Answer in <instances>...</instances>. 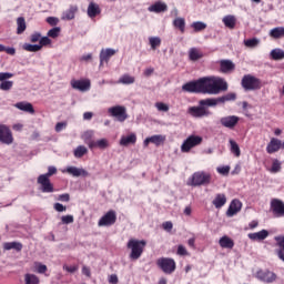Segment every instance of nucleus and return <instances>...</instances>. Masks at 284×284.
Returning a JSON list of instances; mask_svg holds the SVG:
<instances>
[{
	"mask_svg": "<svg viewBox=\"0 0 284 284\" xmlns=\"http://www.w3.org/2000/svg\"><path fill=\"white\" fill-rule=\"evenodd\" d=\"M136 143V134L131 133L126 136H122L120 140V145L128 148V145H134Z\"/></svg>",
	"mask_w": 284,
	"mask_h": 284,
	"instance_id": "nucleus-25",
	"label": "nucleus"
},
{
	"mask_svg": "<svg viewBox=\"0 0 284 284\" xmlns=\"http://www.w3.org/2000/svg\"><path fill=\"white\" fill-rule=\"evenodd\" d=\"M271 57L273 61H282V59H284V51L281 49H274L271 51Z\"/></svg>",
	"mask_w": 284,
	"mask_h": 284,
	"instance_id": "nucleus-39",
	"label": "nucleus"
},
{
	"mask_svg": "<svg viewBox=\"0 0 284 284\" xmlns=\"http://www.w3.org/2000/svg\"><path fill=\"white\" fill-rule=\"evenodd\" d=\"M57 174V166H49L48 172L42 174V176H47V179H50V176H54Z\"/></svg>",
	"mask_w": 284,
	"mask_h": 284,
	"instance_id": "nucleus-51",
	"label": "nucleus"
},
{
	"mask_svg": "<svg viewBox=\"0 0 284 284\" xmlns=\"http://www.w3.org/2000/svg\"><path fill=\"white\" fill-rule=\"evenodd\" d=\"M145 245H148V242H145V240H134V239H131L129 242H128V250H143L145 247Z\"/></svg>",
	"mask_w": 284,
	"mask_h": 284,
	"instance_id": "nucleus-20",
	"label": "nucleus"
},
{
	"mask_svg": "<svg viewBox=\"0 0 284 284\" xmlns=\"http://www.w3.org/2000/svg\"><path fill=\"white\" fill-rule=\"evenodd\" d=\"M222 23H224L225 28H229V30H234V28H236V17L232 14L225 16L222 19Z\"/></svg>",
	"mask_w": 284,
	"mask_h": 284,
	"instance_id": "nucleus-24",
	"label": "nucleus"
},
{
	"mask_svg": "<svg viewBox=\"0 0 284 284\" xmlns=\"http://www.w3.org/2000/svg\"><path fill=\"white\" fill-rule=\"evenodd\" d=\"M149 12L161 14V12H168V4L163 1H156L149 7Z\"/></svg>",
	"mask_w": 284,
	"mask_h": 284,
	"instance_id": "nucleus-17",
	"label": "nucleus"
},
{
	"mask_svg": "<svg viewBox=\"0 0 284 284\" xmlns=\"http://www.w3.org/2000/svg\"><path fill=\"white\" fill-rule=\"evenodd\" d=\"M88 14L91 19H94V17L101 14V8H99V4L91 2L88 7Z\"/></svg>",
	"mask_w": 284,
	"mask_h": 284,
	"instance_id": "nucleus-27",
	"label": "nucleus"
},
{
	"mask_svg": "<svg viewBox=\"0 0 284 284\" xmlns=\"http://www.w3.org/2000/svg\"><path fill=\"white\" fill-rule=\"evenodd\" d=\"M172 227H174V224H172V222H170V221H166V222L162 223V229L165 232H172Z\"/></svg>",
	"mask_w": 284,
	"mask_h": 284,
	"instance_id": "nucleus-55",
	"label": "nucleus"
},
{
	"mask_svg": "<svg viewBox=\"0 0 284 284\" xmlns=\"http://www.w3.org/2000/svg\"><path fill=\"white\" fill-rule=\"evenodd\" d=\"M53 209L55 212H65L67 207L61 203H54Z\"/></svg>",
	"mask_w": 284,
	"mask_h": 284,
	"instance_id": "nucleus-58",
	"label": "nucleus"
},
{
	"mask_svg": "<svg viewBox=\"0 0 284 284\" xmlns=\"http://www.w3.org/2000/svg\"><path fill=\"white\" fill-rule=\"evenodd\" d=\"M108 112L119 123H124L128 119V109L124 105L111 106L108 109Z\"/></svg>",
	"mask_w": 284,
	"mask_h": 284,
	"instance_id": "nucleus-6",
	"label": "nucleus"
},
{
	"mask_svg": "<svg viewBox=\"0 0 284 284\" xmlns=\"http://www.w3.org/2000/svg\"><path fill=\"white\" fill-rule=\"evenodd\" d=\"M0 143L4 145H12L14 143V136H12V131L10 126L6 124H0Z\"/></svg>",
	"mask_w": 284,
	"mask_h": 284,
	"instance_id": "nucleus-11",
	"label": "nucleus"
},
{
	"mask_svg": "<svg viewBox=\"0 0 284 284\" xmlns=\"http://www.w3.org/2000/svg\"><path fill=\"white\" fill-rule=\"evenodd\" d=\"M191 28L193 32H203V30L207 28V24L205 22L195 21L191 24Z\"/></svg>",
	"mask_w": 284,
	"mask_h": 284,
	"instance_id": "nucleus-34",
	"label": "nucleus"
},
{
	"mask_svg": "<svg viewBox=\"0 0 284 284\" xmlns=\"http://www.w3.org/2000/svg\"><path fill=\"white\" fill-rule=\"evenodd\" d=\"M14 74L10 72H0V83H3V81H8V79H12Z\"/></svg>",
	"mask_w": 284,
	"mask_h": 284,
	"instance_id": "nucleus-50",
	"label": "nucleus"
},
{
	"mask_svg": "<svg viewBox=\"0 0 284 284\" xmlns=\"http://www.w3.org/2000/svg\"><path fill=\"white\" fill-rule=\"evenodd\" d=\"M270 236V232L267 230H262L260 232H255V233H250L248 234V239L251 241H265V239H267Z\"/></svg>",
	"mask_w": 284,
	"mask_h": 284,
	"instance_id": "nucleus-21",
	"label": "nucleus"
},
{
	"mask_svg": "<svg viewBox=\"0 0 284 284\" xmlns=\"http://www.w3.org/2000/svg\"><path fill=\"white\" fill-rule=\"evenodd\" d=\"M141 254H143V250H132L130 257L133 261H136V258H139L141 256Z\"/></svg>",
	"mask_w": 284,
	"mask_h": 284,
	"instance_id": "nucleus-53",
	"label": "nucleus"
},
{
	"mask_svg": "<svg viewBox=\"0 0 284 284\" xmlns=\"http://www.w3.org/2000/svg\"><path fill=\"white\" fill-rule=\"evenodd\" d=\"M272 174H278L281 172V161L273 160L272 168L270 170Z\"/></svg>",
	"mask_w": 284,
	"mask_h": 284,
	"instance_id": "nucleus-45",
	"label": "nucleus"
},
{
	"mask_svg": "<svg viewBox=\"0 0 284 284\" xmlns=\"http://www.w3.org/2000/svg\"><path fill=\"white\" fill-rule=\"evenodd\" d=\"M189 59L191 61H199V59H203V53L201 51H199V49L192 48L189 51Z\"/></svg>",
	"mask_w": 284,
	"mask_h": 284,
	"instance_id": "nucleus-32",
	"label": "nucleus"
},
{
	"mask_svg": "<svg viewBox=\"0 0 284 284\" xmlns=\"http://www.w3.org/2000/svg\"><path fill=\"white\" fill-rule=\"evenodd\" d=\"M239 121H241V119L236 115H227L220 119L221 125H223V128H227L229 130H234V128L239 125Z\"/></svg>",
	"mask_w": 284,
	"mask_h": 284,
	"instance_id": "nucleus-13",
	"label": "nucleus"
},
{
	"mask_svg": "<svg viewBox=\"0 0 284 284\" xmlns=\"http://www.w3.org/2000/svg\"><path fill=\"white\" fill-rule=\"evenodd\" d=\"M23 244L19 242H9L4 244V250H22Z\"/></svg>",
	"mask_w": 284,
	"mask_h": 284,
	"instance_id": "nucleus-42",
	"label": "nucleus"
},
{
	"mask_svg": "<svg viewBox=\"0 0 284 284\" xmlns=\"http://www.w3.org/2000/svg\"><path fill=\"white\" fill-rule=\"evenodd\" d=\"M243 203L240 200H232L226 211V216L232 219V216H236V214L242 210Z\"/></svg>",
	"mask_w": 284,
	"mask_h": 284,
	"instance_id": "nucleus-14",
	"label": "nucleus"
},
{
	"mask_svg": "<svg viewBox=\"0 0 284 284\" xmlns=\"http://www.w3.org/2000/svg\"><path fill=\"white\" fill-rule=\"evenodd\" d=\"M149 43H150L152 50H156V48H161V38L151 37V38H149Z\"/></svg>",
	"mask_w": 284,
	"mask_h": 284,
	"instance_id": "nucleus-41",
	"label": "nucleus"
},
{
	"mask_svg": "<svg viewBox=\"0 0 284 284\" xmlns=\"http://www.w3.org/2000/svg\"><path fill=\"white\" fill-rule=\"evenodd\" d=\"M236 70V64L232 62V60H221L220 61V71L223 74H230V72H234Z\"/></svg>",
	"mask_w": 284,
	"mask_h": 284,
	"instance_id": "nucleus-16",
	"label": "nucleus"
},
{
	"mask_svg": "<svg viewBox=\"0 0 284 284\" xmlns=\"http://www.w3.org/2000/svg\"><path fill=\"white\" fill-rule=\"evenodd\" d=\"M226 90L227 81L216 77L200 78L182 85V91L191 94H221V92H226Z\"/></svg>",
	"mask_w": 284,
	"mask_h": 284,
	"instance_id": "nucleus-1",
	"label": "nucleus"
},
{
	"mask_svg": "<svg viewBox=\"0 0 284 284\" xmlns=\"http://www.w3.org/2000/svg\"><path fill=\"white\" fill-rule=\"evenodd\" d=\"M62 225H70L72 223V215H64L61 217Z\"/></svg>",
	"mask_w": 284,
	"mask_h": 284,
	"instance_id": "nucleus-57",
	"label": "nucleus"
},
{
	"mask_svg": "<svg viewBox=\"0 0 284 284\" xmlns=\"http://www.w3.org/2000/svg\"><path fill=\"white\" fill-rule=\"evenodd\" d=\"M67 125L68 124L65 122H58L55 125V132H61L62 130H65Z\"/></svg>",
	"mask_w": 284,
	"mask_h": 284,
	"instance_id": "nucleus-60",
	"label": "nucleus"
},
{
	"mask_svg": "<svg viewBox=\"0 0 284 284\" xmlns=\"http://www.w3.org/2000/svg\"><path fill=\"white\" fill-rule=\"evenodd\" d=\"M226 101H236V93H227L220 98H207L199 101L197 106H190L187 109V114L193 116V119H203V116H210L212 112L207 108H214L219 103H225Z\"/></svg>",
	"mask_w": 284,
	"mask_h": 284,
	"instance_id": "nucleus-2",
	"label": "nucleus"
},
{
	"mask_svg": "<svg viewBox=\"0 0 284 284\" xmlns=\"http://www.w3.org/2000/svg\"><path fill=\"white\" fill-rule=\"evenodd\" d=\"M155 264L163 274L172 275L176 272V261L172 257H159Z\"/></svg>",
	"mask_w": 284,
	"mask_h": 284,
	"instance_id": "nucleus-4",
	"label": "nucleus"
},
{
	"mask_svg": "<svg viewBox=\"0 0 284 284\" xmlns=\"http://www.w3.org/2000/svg\"><path fill=\"white\" fill-rule=\"evenodd\" d=\"M220 245H221V247H224L226 250H232V247H234V241L232 239H230L229 236H223L220 240Z\"/></svg>",
	"mask_w": 284,
	"mask_h": 284,
	"instance_id": "nucleus-31",
	"label": "nucleus"
},
{
	"mask_svg": "<svg viewBox=\"0 0 284 284\" xmlns=\"http://www.w3.org/2000/svg\"><path fill=\"white\" fill-rule=\"evenodd\" d=\"M260 41L256 38L253 39H248L244 41V45H246V48H256V45H258Z\"/></svg>",
	"mask_w": 284,
	"mask_h": 284,
	"instance_id": "nucleus-47",
	"label": "nucleus"
},
{
	"mask_svg": "<svg viewBox=\"0 0 284 284\" xmlns=\"http://www.w3.org/2000/svg\"><path fill=\"white\" fill-rule=\"evenodd\" d=\"M24 283L26 284H39L40 280H39V277L37 275L27 273L24 275Z\"/></svg>",
	"mask_w": 284,
	"mask_h": 284,
	"instance_id": "nucleus-38",
	"label": "nucleus"
},
{
	"mask_svg": "<svg viewBox=\"0 0 284 284\" xmlns=\"http://www.w3.org/2000/svg\"><path fill=\"white\" fill-rule=\"evenodd\" d=\"M212 203L214 207H216V210H221V207H223V205L227 203V196L225 195V193H219L215 195Z\"/></svg>",
	"mask_w": 284,
	"mask_h": 284,
	"instance_id": "nucleus-22",
	"label": "nucleus"
},
{
	"mask_svg": "<svg viewBox=\"0 0 284 284\" xmlns=\"http://www.w3.org/2000/svg\"><path fill=\"white\" fill-rule=\"evenodd\" d=\"M151 140V143H153V145H161V143H165V136L164 135H152L149 138Z\"/></svg>",
	"mask_w": 284,
	"mask_h": 284,
	"instance_id": "nucleus-40",
	"label": "nucleus"
},
{
	"mask_svg": "<svg viewBox=\"0 0 284 284\" xmlns=\"http://www.w3.org/2000/svg\"><path fill=\"white\" fill-rule=\"evenodd\" d=\"M116 223V211H108L98 222L99 227H111Z\"/></svg>",
	"mask_w": 284,
	"mask_h": 284,
	"instance_id": "nucleus-9",
	"label": "nucleus"
},
{
	"mask_svg": "<svg viewBox=\"0 0 284 284\" xmlns=\"http://www.w3.org/2000/svg\"><path fill=\"white\" fill-rule=\"evenodd\" d=\"M255 276L258 281H262V283H267V284L274 283L278 278V275H276V273H274V272H272L267 268L266 270H263V268L258 270L256 272Z\"/></svg>",
	"mask_w": 284,
	"mask_h": 284,
	"instance_id": "nucleus-8",
	"label": "nucleus"
},
{
	"mask_svg": "<svg viewBox=\"0 0 284 284\" xmlns=\"http://www.w3.org/2000/svg\"><path fill=\"white\" fill-rule=\"evenodd\" d=\"M14 108L22 112H28V114H34V106L30 102H18L14 104Z\"/></svg>",
	"mask_w": 284,
	"mask_h": 284,
	"instance_id": "nucleus-23",
	"label": "nucleus"
},
{
	"mask_svg": "<svg viewBox=\"0 0 284 284\" xmlns=\"http://www.w3.org/2000/svg\"><path fill=\"white\" fill-rule=\"evenodd\" d=\"M62 21H72V8L68 9L62 13Z\"/></svg>",
	"mask_w": 284,
	"mask_h": 284,
	"instance_id": "nucleus-49",
	"label": "nucleus"
},
{
	"mask_svg": "<svg viewBox=\"0 0 284 284\" xmlns=\"http://www.w3.org/2000/svg\"><path fill=\"white\" fill-rule=\"evenodd\" d=\"M217 172H219L220 174H224V175L230 174V166H222V168H219V169H217Z\"/></svg>",
	"mask_w": 284,
	"mask_h": 284,
	"instance_id": "nucleus-62",
	"label": "nucleus"
},
{
	"mask_svg": "<svg viewBox=\"0 0 284 284\" xmlns=\"http://www.w3.org/2000/svg\"><path fill=\"white\" fill-rule=\"evenodd\" d=\"M72 176H81L82 179H87V176H90V173L85 169L73 166Z\"/></svg>",
	"mask_w": 284,
	"mask_h": 284,
	"instance_id": "nucleus-33",
	"label": "nucleus"
},
{
	"mask_svg": "<svg viewBox=\"0 0 284 284\" xmlns=\"http://www.w3.org/2000/svg\"><path fill=\"white\" fill-rule=\"evenodd\" d=\"M36 267L38 274H45L48 272V266L45 264L38 263Z\"/></svg>",
	"mask_w": 284,
	"mask_h": 284,
	"instance_id": "nucleus-52",
	"label": "nucleus"
},
{
	"mask_svg": "<svg viewBox=\"0 0 284 284\" xmlns=\"http://www.w3.org/2000/svg\"><path fill=\"white\" fill-rule=\"evenodd\" d=\"M23 50H26L27 52H39L41 50V45L24 43Z\"/></svg>",
	"mask_w": 284,
	"mask_h": 284,
	"instance_id": "nucleus-43",
	"label": "nucleus"
},
{
	"mask_svg": "<svg viewBox=\"0 0 284 284\" xmlns=\"http://www.w3.org/2000/svg\"><path fill=\"white\" fill-rule=\"evenodd\" d=\"M275 241L284 250V235L275 237Z\"/></svg>",
	"mask_w": 284,
	"mask_h": 284,
	"instance_id": "nucleus-63",
	"label": "nucleus"
},
{
	"mask_svg": "<svg viewBox=\"0 0 284 284\" xmlns=\"http://www.w3.org/2000/svg\"><path fill=\"white\" fill-rule=\"evenodd\" d=\"M282 148V142L281 140L276 138H272L270 143L266 146V152L267 154H274V152H278Z\"/></svg>",
	"mask_w": 284,
	"mask_h": 284,
	"instance_id": "nucleus-18",
	"label": "nucleus"
},
{
	"mask_svg": "<svg viewBox=\"0 0 284 284\" xmlns=\"http://www.w3.org/2000/svg\"><path fill=\"white\" fill-rule=\"evenodd\" d=\"M47 34L51 39H57V37H59V34H61V28L54 27V28L50 29Z\"/></svg>",
	"mask_w": 284,
	"mask_h": 284,
	"instance_id": "nucleus-46",
	"label": "nucleus"
},
{
	"mask_svg": "<svg viewBox=\"0 0 284 284\" xmlns=\"http://www.w3.org/2000/svg\"><path fill=\"white\" fill-rule=\"evenodd\" d=\"M31 43H38V41H41V34L39 32H34L30 37Z\"/></svg>",
	"mask_w": 284,
	"mask_h": 284,
	"instance_id": "nucleus-56",
	"label": "nucleus"
},
{
	"mask_svg": "<svg viewBox=\"0 0 284 284\" xmlns=\"http://www.w3.org/2000/svg\"><path fill=\"white\" fill-rule=\"evenodd\" d=\"M73 154L75 159H81L85 156V154H88V148H85L84 145H80L74 150Z\"/></svg>",
	"mask_w": 284,
	"mask_h": 284,
	"instance_id": "nucleus-37",
	"label": "nucleus"
},
{
	"mask_svg": "<svg viewBox=\"0 0 284 284\" xmlns=\"http://www.w3.org/2000/svg\"><path fill=\"white\" fill-rule=\"evenodd\" d=\"M110 143L106 139H101L98 141H92L89 143V148L92 150L93 148H99L100 150H105V148H109Z\"/></svg>",
	"mask_w": 284,
	"mask_h": 284,
	"instance_id": "nucleus-26",
	"label": "nucleus"
},
{
	"mask_svg": "<svg viewBox=\"0 0 284 284\" xmlns=\"http://www.w3.org/2000/svg\"><path fill=\"white\" fill-rule=\"evenodd\" d=\"M203 143V138L199 135H190L181 145V152H190L192 148L201 145Z\"/></svg>",
	"mask_w": 284,
	"mask_h": 284,
	"instance_id": "nucleus-10",
	"label": "nucleus"
},
{
	"mask_svg": "<svg viewBox=\"0 0 284 284\" xmlns=\"http://www.w3.org/2000/svg\"><path fill=\"white\" fill-rule=\"evenodd\" d=\"M271 212L277 219H281V216H284V202H283V200L272 199L271 200Z\"/></svg>",
	"mask_w": 284,
	"mask_h": 284,
	"instance_id": "nucleus-12",
	"label": "nucleus"
},
{
	"mask_svg": "<svg viewBox=\"0 0 284 284\" xmlns=\"http://www.w3.org/2000/svg\"><path fill=\"white\" fill-rule=\"evenodd\" d=\"M50 43H52V40L49 37H42L38 45H41L42 49L44 45H50Z\"/></svg>",
	"mask_w": 284,
	"mask_h": 284,
	"instance_id": "nucleus-54",
	"label": "nucleus"
},
{
	"mask_svg": "<svg viewBox=\"0 0 284 284\" xmlns=\"http://www.w3.org/2000/svg\"><path fill=\"white\" fill-rule=\"evenodd\" d=\"M17 34H23L28 26L26 24V18L19 17L17 19Z\"/></svg>",
	"mask_w": 284,
	"mask_h": 284,
	"instance_id": "nucleus-30",
	"label": "nucleus"
},
{
	"mask_svg": "<svg viewBox=\"0 0 284 284\" xmlns=\"http://www.w3.org/2000/svg\"><path fill=\"white\" fill-rule=\"evenodd\" d=\"M90 80H75L72 83V88L74 90H79L80 92H88L90 90Z\"/></svg>",
	"mask_w": 284,
	"mask_h": 284,
	"instance_id": "nucleus-19",
	"label": "nucleus"
},
{
	"mask_svg": "<svg viewBox=\"0 0 284 284\" xmlns=\"http://www.w3.org/2000/svg\"><path fill=\"white\" fill-rule=\"evenodd\" d=\"M229 143L231 145L232 154H234L236 158L241 156V148L239 146V143H236L234 140H230Z\"/></svg>",
	"mask_w": 284,
	"mask_h": 284,
	"instance_id": "nucleus-36",
	"label": "nucleus"
},
{
	"mask_svg": "<svg viewBox=\"0 0 284 284\" xmlns=\"http://www.w3.org/2000/svg\"><path fill=\"white\" fill-rule=\"evenodd\" d=\"M270 37L272 39H283L284 38V27H276L270 31Z\"/></svg>",
	"mask_w": 284,
	"mask_h": 284,
	"instance_id": "nucleus-29",
	"label": "nucleus"
},
{
	"mask_svg": "<svg viewBox=\"0 0 284 284\" xmlns=\"http://www.w3.org/2000/svg\"><path fill=\"white\" fill-rule=\"evenodd\" d=\"M38 185H40V191L43 194H52L54 192V184L50 181V178H47L45 175L41 174L37 179Z\"/></svg>",
	"mask_w": 284,
	"mask_h": 284,
	"instance_id": "nucleus-7",
	"label": "nucleus"
},
{
	"mask_svg": "<svg viewBox=\"0 0 284 284\" xmlns=\"http://www.w3.org/2000/svg\"><path fill=\"white\" fill-rule=\"evenodd\" d=\"M212 183V174L205 171H197L189 178L186 185L191 187H201V185H210Z\"/></svg>",
	"mask_w": 284,
	"mask_h": 284,
	"instance_id": "nucleus-3",
	"label": "nucleus"
},
{
	"mask_svg": "<svg viewBox=\"0 0 284 284\" xmlns=\"http://www.w3.org/2000/svg\"><path fill=\"white\" fill-rule=\"evenodd\" d=\"M134 81H135V78L130 74H123L119 79V83H122L123 85H132V83H134Z\"/></svg>",
	"mask_w": 284,
	"mask_h": 284,
	"instance_id": "nucleus-35",
	"label": "nucleus"
},
{
	"mask_svg": "<svg viewBox=\"0 0 284 284\" xmlns=\"http://www.w3.org/2000/svg\"><path fill=\"white\" fill-rule=\"evenodd\" d=\"M116 54L114 49H102L100 52V68H102L103 63H109L110 59Z\"/></svg>",
	"mask_w": 284,
	"mask_h": 284,
	"instance_id": "nucleus-15",
	"label": "nucleus"
},
{
	"mask_svg": "<svg viewBox=\"0 0 284 284\" xmlns=\"http://www.w3.org/2000/svg\"><path fill=\"white\" fill-rule=\"evenodd\" d=\"M47 23H49V26H57L59 23V18L49 17L47 18Z\"/></svg>",
	"mask_w": 284,
	"mask_h": 284,
	"instance_id": "nucleus-59",
	"label": "nucleus"
},
{
	"mask_svg": "<svg viewBox=\"0 0 284 284\" xmlns=\"http://www.w3.org/2000/svg\"><path fill=\"white\" fill-rule=\"evenodd\" d=\"M109 283L110 284H119V276L116 274H112L109 276Z\"/></svg>",
	"mask_w": 284,
	"mask_h": 284,
	"instance_id": "nucleus-61",
	"label": "nucleus"
},
{
	"mask_svg": "<svg viewBox=\"0 0 284 284\" xmlns=\"http://www.w3.org/2000/svg\"><path fill=\"white\" fill-rule=\"evenodd\" d=\"M58 201H62L64 203H68V201H70V194H61V195H59Z\"/></svg>",
	"mask_w": 284,
	"mask_h": 284,
	"instance_id": "nucleus-64",
	"label": "nucleus"
},
{
	"mask_svg": "<svg viewBox=\"0 0 284 284\" xmlns=\"http://www.w3.org/2000/svg\"><path fill=\"white\" fill-rule=\"evenodd\" d=\"M155 108H158L159 112H169L170 106L163 102H156Z\"/></svg>",
	"mask_w": 284,
	"mask_h": 284,
	"instance_id": "nucleus-48",
	"label": "nucleus"
},
{
	"mask_svg": "<svg viewBox=\"0 0 284 284\" xmlns=\"http://www.w3.org/2000/svg\"><path fill=\"white\" fill-rule=\"evenodd\" d=\"M14 85L13 81L7 80L0 83V90H2L3 92H8L10 90H12V87Z\"/></svg>",
	"mask_w": 284,
	"mask_h": 284,
	"instance_id": "nucleus-44",
	"label": "nucleus"
},
{
	"mask_svg": "<svg viewBox=\"0 0 284 284\" xmlns=\"http://www.w3.org/2000/svg\"><path fill=\"white\" fill-rule=\"evenodd\" d=\"M241 85L243 90H245V92H252L254 90H261V88H263L261 79L252 74H245L242 78Z\"/></svg>",
	"mask_w": 284,
	"mask_h": 284,
	"instance_id": "nucleus-5",
	"label": "nucleus"
},
{
	"mask_svg": "<svg viewBox=\"0 0 284 284\" xmlns=\"http://www.w3.org/2000/svg\"><path fill=\"white\" fill-rule=\"evenodd\" d=\"M173 27L180 30L181 34H185V18H175L173 20Z\"/></svg>",
	"mask_w": 284,
	"mask_h": 284,
	"instance_id": "nucleus-28",
	"label": "nucleus"
}]
</instances>
